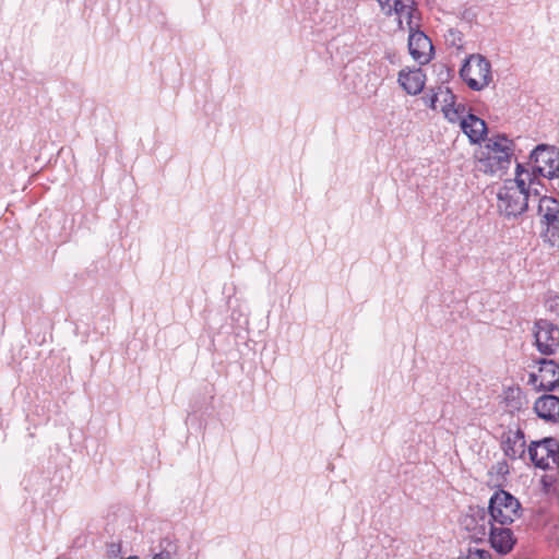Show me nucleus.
I'll list each match as a JSON object with an SVG mask.
<instances>
[{"label":"nucleus","instance_id":"1","mask_svg":"<svg viewBox=\"0 0 559 559\" xmlns=\"http://www.w3.org/2000/svg\"><path fill=\"white\" fill-rule=\"evenodd\" d=\"M539 192L528 169L516 165L515 178L507 179L497 190V207L504 217H518L528 207L530 202H537Z\"/></svg>","mask_w":559,"mask_h":559},{"label":"nucleus","instance_id":"2","mask_svg":"<svg viewBox=\"0 0 559 559\" xmlns=\"http://www.w3.org/2000/svg\"><path fill=\"white\" fill-rule=\"evenodd\" d=\"M513 155V142L506 135H496L476 153V169L485 174H496L506 169Z\"/></svg>","mask_w":559,"mask_h":559},{"label":"nucleus","instance_id":"3","mask_svg":"<svg viewBox=\"0 0 559 559\" xmlns=\"http://www.w3.org/2000/svg\"><path fill=\"white\" fill-rule=\"evenodd\" d=\"M460 76L473 91H483L492 81L490 61L480 53L469 55L460 69Z\"/></svg>","mask_w":559,"mask_h":559},{"label":"nucleus","instance_id":"4","mask_svg":"<svg viewBox=\"0 0 559 559\" xmlns=\"http://www.w3.org/2000/svg\"><path fill=\"white\" fill-rule=\"evenodd\" d=\"M491 523L510 525L521 518L522 509L519 500L504 490H499L489 500Z\"/></svg>","mask_w":559,"mask_h":559},{"label":"nucleus","instance_id":"5","mask_svg":"<svg viewBox=\"0 0 559 559\" xmlns=\"http://www.w3.org/2000/svg\"><path fill=\"white\" fill-rule=\"evenodd\" d=\"M532 178L535 185L537 175L552 179L559 177V150L552 145L539 144L531 153Z\"/></svg>","mask_w":559,"mask_h":559},{"label":"nucleus","instance_id":"6","mask_svg":"<svg viewBox=\"0 0 559 559\" xmlns=\"http://www.w3.org/2000/svg\"><path fill=\"white\" fill-rule=\"evenodd\" d=\"M537 213L546 226L543 237L551 247L559 248V201L544 195L538 199Z\"/></svg>","mask_w":559,"mask_h":559},{"label":"nucleus","instance_id":"7","mask_svg":"<svg viewBox=\"0 0 559 559\" xmlns=\"http://www.w3.org/2000/svg\"><path fill=\"white\" fill-rule=\"evenodd\" d=\"M535 467L549 469L558 465L559 442L554 438L532 441L527 447V455Z\"/></svg>","mask_w":559,"mask_h":559},{"label":"nucleus","instance_id":"8","mask_svg":"<svg viewBox=\"0 0 559 559\" xmlns=\"http://www.w3.org/2000/svg\"><path fill=\"white\" fill-rule=\"evenodd\" d=\"M537 350L543 355H555L559 349V326L548 320H538L534 326Z\"/></svg>","mask_w":559,"mask_h":559},{"label":"nucleus","instance_id":"9","mask_svg":"<svg viewBox=\"0 0 559 559\" xmlns=\"http://www.w3.org/2000/svg\"><path fill=\"white\" fill-rule=\"evenodd\" d=\"M528 383L536 390H555L559 385V365L552 359H542L537 372L530 373Z\"/></svg>","mask_w":559,"mask_h":559},{"label":"nucleus","instance_id":"10","mask_svg":"<svg viewBox=\"0 0 559 559\" xmlns=\"http://www.w3.org/2000/svg\"><path fill=\"white\" fill-rule=\"evenodd\" d=\"M500 448L504 456L511 461L525 460L527 447L524 431L509 428L500 437Z\"/></svg>","mask_w":559,"mask_h":559},{"label":"nucleus","instance_id":"11","mask_svg":"<svg viewBox=\"0 0 559 559\" xmlns=\"http://www.w3.org/2000/svg\"><path fill=\"white\" fill-rule=\"evenodd\" d=\"M408 52L411 57L419 64L425 66L433 57V46L430 38L420 29L409 32Z\"/></svg>","mask_w":559,"mask_h":559},{"label":"nucleus","instance_id":"12","mask_svg":"<svg viewBox=\"0 0 559 559\" xmlns=\"http://www.w3.org/2000/svg\"><path fill=\"white\" fill-rule=\"evenodd\" d=\"M394 14L397 15V27L400 29L407 28L408 33L419 29L421 14L414 0L403 1Z\"/></svg>","mask_w":559,"mask_h":559},{"label":"nucleus","instance_id":"13","mask_svg":"<svg viewBox=\"0 0 559 559\" xmlns=\"http://www.w3.org/2000/svg\"><path fill=\"white\" fill-rule=\"evenodd\" d=\"M397 82L409 95H418L425 86L426 75L420 68H403L399 72Z\"/></svg>","mask_w":559,"mask_h":559},{"label":"nucleus","instance_id":"14","mask_svg":"<svg viewBox=\"0 0 559 559\" xmlns=\"http://www.w3.org/2000/svg\"><path fill=\"white\" fill-rule=\"evenodd\" d=\"M487 524L489 525V542L492 548L502 555L510 552L515 544L512 531L502 525L498 527L491 521H488Z\"/></svg>","mask_w":559,"mask_h":559},{"label":"nucleus","instance_id":"15","mask_svg":"<svg viewBox=\"0 0 559 559\" xmlns=\"http://www.w3.org/2000/svg\"><path fill=\"white\" fill-rule=\"evenodd\" d=\"M460 128L473 144L480 143L487 134L486 122L471 112L461 120Z\"/></svg>","mask_w":559,"mask_h":559},{"label":"nucleus","instance_id":"16","mask_svg":"<svg viewBox=\"0 0 559 559\" xmlns=\"http://www.w3.org/2000/svg\"><path fill=\"white\" fill-rule=\"evenodd\" d=\"M534 411L539 418L547 421L559 419V397L555 395H543L534 404Z\"/></svg>","mask_w":559,"mask_h":559},{"label":"nucleus","instance_id":"17","mask_svg":"<svg viewBox=\"0 0 559 559\" xmlns=\"http://www.w3.org/2000/svg\"><path fill=\"white\" fill-rule=\"evenodd\" d=\"M442 114L450 123L461 124V120H464L468 112L466 106L463 103L455 102L448 108L443 109Z\"/></svg>","mask_w":559,"mask_h":559},{"label":"nucleus","instance_id":"18","mask_svg":"<svg viewBox=\"0 0 559 559\" xmlns=\"http://www.w3.org/2000/svg\"><path fill=\"white\" fill-rule=\"evenodd\" d=\"M437 93L441 111L456 102L455 95L447 86H439Z\"/></svg>","mask_w":559,"mask_h":559},{"label":"nucleus","instance_id":"19","mask_svg":"<svg viewBox=\"0 0 559 559\" xmlns=\"http://www.w3.org/2000/svg\"><path fill=\"white\" fill-rule=\"evenodd\" d=\"M382 12L386 16H392L397 12L399 7L403 3V0H377Z\"/></svg>","mask_w":559,"mask_h":559},{"label":"nucleus","instance_id":"20","mask_svg":"<svg viewBox=\"0 0 559 559\" xmlns=\"http://www.w3.org/2000/svg\"><path fill=\"white\" fill-rule=\"evenodd\" d=\"M459 559H491V555L485 549L469 548L467 554Z\"/></svg>","mask_w":559,"mask_h":559},{"label":"nucleus","instance_id":"21","mask_svg":"<svg viewBox=\"0 0 559 559\" xmlns=\"http://www.w3.org/2000/svg\"><path fill=\"white\" fill-rule=\"evenodd\" d=\"M476 516L479 518V520L483 522L480 525H479V528L477 532H475V535H481V536H485L487 534V527H486V523H485V519H486V515H485V512L484 510H478L475 514H473L471 518H469V521L471 522H474L476 520Z\"/></svg>","mask_w":559,"mask_h":559},{"label":"nucleus","instance_id":"22","mask_svg":"<svg viewBox=\"0 0 559 559\" xmlns=\"http://www.w3.org/2000/svg\"><path fill=\"white\" fill-rule=\"evenodd\" d=\"M153 559H176V546L169 545L167 548L155 554Z\"/></svg>","mask_w":559,"mask_h":559},{"label":"nucleus","instance_id":"23","mask_svg":"<svg viewBox=\"0 0 559 559\" xmlns=\"http://www.w3.org/2000/svg\"><path fill=\"white\" fill-rule=\"evenodd\" d=\"M424 100L429 108H431L433 110L438 109L439 99H438L437 90L431 95H427L426 97H424Z\"/></svg>","mask_w":559,"mask_h":559},{"label":"nucleus","instance_id":"24","mask_svg":"<svg viewBox=\"0 0 559 559\" xmlns=\"http://www.w3.org/2000/svg\"><path fill=\"white\" fill-rule=\"evenodd\" d=\"M450 35L453 36L454 38L457 37V39L461 40V33L460 32L451 29L450 31Z\"/></svg>","mask_w":559,"mask_h":559},{"label":"nucleus","instance_id":"25","mask_svg":"<svg viewBox=\"0 0 559 559\" xmlns=\"http://www.w3.org/2000/svg\"><path fill=\"white\" fill-rule=\"evenodd\" d=\"M521 406H522V402H521V401H518V402H516V406H515V407H516L518 409H520V408H521Z\"/></svg>","mask_w":559,"mask_h":559}]
</instances>
